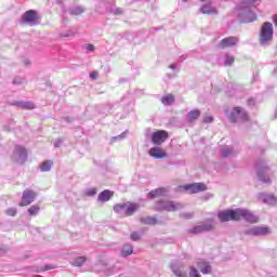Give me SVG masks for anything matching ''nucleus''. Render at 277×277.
<instances>
[{
	"label": "nucleus",
	"instance_id": "obj_1",
	"mask_svg": "<svg viewBox=\"0 0 277 277\" xmlns=\"http://www.w3.org/2000/svg\"><path fill=\"white\" fill-rule=\"evenodd\" d=\"M229 122L237 123V122H248L250 120V116L246 109L236 106L233 108L232 113L228 116Z\"/></svg>",
	"mask_w": 277,
	"mask_h": 277
},
{
	"label": "nucleus",
	"instance_id": "obj_2",
	"mask_svg": "<svg viewBox=\"0 0 277 277\" xmlns=\"http://www.w3.org/2000/svg\"><path fill=\"white\" fill-rule=\"evenodd\" d=\"M274 39V25L269 22H265L262 24V28L260 30V42L261 44H265V42H271Z\"/></svg>",
	"mask_w": 277,
	"mask_h": 277
},
{
	"label": "nucleus",
	"instance_id": "obj_3",
	"mask_svg": "<svg viewBox=\"0 0 277 277\" xmlns=\"http://www.w3.org/2000/svg\"><path fill=\"white\" fill-rule=\"evenodd\" d=\"M137 205L133 202H124V203H117L114 206L115 213H124L127 217L133 215L135 211H137Z\"/></svg>",
	"mask_w": 277,
	"mask_h": 277
},
{
	"label": "nucleus",
	"instance_id": "obj_4",
	"mask_svg": "<svg viewBox=\"0 0 277 277\" xmlns=\"http://www.w3.org/2000/svg\"><path fill=\"white\" fill-rule=\"evenodd\" d=\"M27 149L21 145H16L13 150L12 160L19 166H24L27 162Z\"/></svg>",
	"mask_w": 277,
	"mask_h": 277
},
{
	"label": "nucleus",
	"instance_id": "obj_5",
	"mask_svg": "<svg viewBox=\"0 0 277 277\" xmlns=\"http://www.w3.org/2000/svg\"><path fill=\"white\" fill-rule=\"evenodd\" d=\"M217 217L221 222H239V209L219 212Z\"/></svg>",
	"mask_w": 277,
	"mask_h": 277
},
{
	"label": "nucleus",
	"instance_id": "obj_6",
	"mask_svg": "<svg viewBox=\"0 0 277 277\" xmlns=\"http://www.w3.org/2000/svg\"><path fill=\"white\" fill-rule=\"evenodd\" d=\"M169 133L166 130H158L151 134V142L156 146H161L166 140L169 137Z\"/></svg>",
	"mask_w": 277,
	"mask_h": 277
},
{
	"label": "nucleus",
	"instance_id": "obj_7",
	"mask_svg": "<svg viewBox=\"0 0 277 277\" xmlns=\"http://www.w3.org/2000/svg\"><path fill=\"white\" fill-rule=\"evenodd\" d=\"M158 209L160 211H179V209H183V205L181 203H175L174 201H160L158 203Z\"/></svg>",
	"mask_w": 277,
	"mask_h": 277
},
{
	"label": "nucleus",
	"instance_id": "obj_8",
	"mask_svg": "<svg viewBox=\"0 0 277 277\" xmlns=\"http://www.w3.org/2000/svg\"><path fill=\"white\" fill-rule=\"evenodd\" d=\"M36 193H34V190L30 189H26L23 193L22 196V201L18 203V207H29V205H31V202H34L36 200Z\"/></svg>",
	"mask_w": 277,
	"mask_h": 277
},
{
	"label": "nucleus",
	"instance_id": "obj_9",
	"mask_svg": "<svg viewBox=\"0 0 277 277\" xmlns=\"http://www.w3.org/2000/svg\"><path fill=\"white\" fill-rule=\"evenodd\" d=\"M239 220H246V222H250V224H256L259 222V216L248 210L239 209L238 221Z\"/></svg>",
	"mask_w": 277,
	"mask_h": 277
},
{
	"label": "nucleus",
	"instance_id": "obj_10",
	"mask_svg": "<svg viewBox=\"0 0 277 277\" xmlns=\"http://www.w3.org/2000/svg\"><path fill=\"white\" fill-rule=\"evenodd\" d=\"M213 230V224L211 223H201L190 229H188L189 235H200V233H209Z\"/></svg>",
	"mask_w": 277,
	"mask_h": 277
},
{
	"label": "nucleus",
	"instance_id": "obj_11",
	"mask_svg": "<svg viewBox=\"0 0 277 277\" xmlns=\"http://www.w3.org/2000/svg\"><path fill=\"white\" fill-rule=\"evenodd\" d=\"M182 189H185L188 194H199V192H206L207 185L202 183L186 184L182 186Z\"/></svg>",
	"mask_w": 277,
	"mask_h": 277
},
{
	"label": "nucleus",
	"instance_id": "obj_12",
	"mask_svg": "<svg viewBox=\"0 0 277 277\" xmlns=\"http://www.w3.org/2000/svg\"><path fill=\"white\" fill-rule=\"evenodd\" d=\"M22 21L28 25H36L38 23V13L35 10H29L24 13Z\"/></svg>",
	"mask_w": 277,
	"mask_h": 277
},
{
	"label": "nucleus",
	"instance_id": "obj_13",
	"mask_svg": "<svg viewBox=\"0 0 277 277\" xmlns=\"http://www.w3.org/2000/svg\"><path fill=\"white\" fill-rule=\"evenodd\" d=\"M237 42H239V38L237 37L224 38L219 42V49H230L235 47Z\"/></svg>",
	"mask_w": 277,
	"mask_h": 277
},
{
	"label": "nucleus",
	"instance_id": "obj_14",
	"mask_svg": "<svg viewBox=\"0 0 277 277\" xmlns=\"http://www.w3.org/2000/svg\"><path fill=\"white\" fill-rule=\"evenodd\" d=\"M149 156L154 157V159H167L168 153H166L164 149H161V147H151L149 149Z\"/></svg>",
	"mask_w": 277,
	"mask_h": 277
},
{
	"label": "nucleus",
	"instance_id": "obj_15",
	"mask_svg": "<svg viewBox=\"0 0 277 277\" xmlns=\"http://www.w3.org/2000/svg\"><path fill=\"white\" fill-rule=\"evenodd\" d=\"M272 232L269 230V227H253L247 232V235H269Z\"/></svg>",
	"mask_w": 277,
	"mask_h": 277
},
{
	"label": "nucleus",
	"instance_id": "obj_16",
	"mask_svg": "<svg viewBox=\"0 0 277 277\" xmlns=\"http://www.w3.org/2000/svg\"><path fill=\"white\" fill-rule=\"evenodd\" d=\"M114 198V190L105 189L98 194L97 200L100 202H109Z\"/></svg>",
	"mask_w": 277,
	"mask_h": 277
},
{
	"label": "nucleus",
	"instance_id": "obj_17",
	"mask_svg": "<svg viewBox=\"0 0 277 277\" xmlns=\"http://www.w3.org/2000/svg\"><path fill=\"white\" fill-rule=\"evenodd\" d=\"M201 114L202 113L200 111V109H193L188 111L187 119H186L188 124H194V122H196V120L200 118Z\"/></svg>",
	"mask_w": 277,
	"mask_h": 277
},
{
	"label": "nucleus",
	"instance_id": "obj_18",
	"mask_svg": "<svg viewBox=\"0 0 277 277\" xmlns=\"http://www.w3.org/2000/svg\"><path fill=\"white\" fill-rule=\"evenodd\" d=\"M200 10L203 14H208V15L217 14V9L211 5V3L203 4Z\"/></svg>",
	"mask_w": 277,
	"mask_h": 277
},
{
	"label": "nucleus",
	"instance_id": "obj_19",
	"mask_svg": "<svg viewBox=\"0 0 277 277\" xmlns=\"http://www.w3.org/2000/svg\"><path fill=\"white\" fill-rule=\"evenodd\" d=\"M13 105L22 107V109H35L36 105L31 102H14Z\"/></svg>",
	"mask_w": 277,
	"mask_h": 277
},
{
	"label": "nucleus",
	"instance_id": "obj_20",
	"mask_svg": "<svg viewBox=\"0 0 277 277\" xmlns=\"http://www.w3.org/2000/svg\"><path fill=\"white\" fill-rule=\"evenodd\" d=\"M260 198L266 205H274V202H276V197L274 195L261 194Z\"/></svg>",
	"mask_w": 277,
	"mask_h": 277
},
{
	"label": "nucleus",
	"instance_id": "obj_21",
	"mask_svg": "<svg viewBox=\"0 0 277 277\" xmlns=\"http://www.w3.org/2000/svg\"><path fill=\"white\" fill-rule=\"evenodd\" d=\"M242 23H252L256 18V14L252 11H248L243 14Z\"/></svg>",
	"mask_w": 277,
	"mask_h": 277
},
{
	"label": "nucleus",
	"instance_id": "obj_22",
	"mask_svg": "<svg viewBox=\"0 0 277 277\" xmlns=\"http://www.w3.org/2000/svg\"><path fill=\"white\" fill-rule=\"evenodd\" d=\"M163 194H166V188H157L148 194V198H159V196H163Z\"/></svg>",
	"mask_w": 277,
	"mask_h": 277
},
{
	"label": "nucleus",
	"instance_id": "obj_23",
	"mask_svg": "<svg viewBox=\"0 0 277 277\" xmlns=\"http://www.w3.org/2000/svg\"><path fill=\"white\" fill-rule=\"evenodd\" d=\"M198 266L201 267V274H211V265L208 262H198Z\"/></svg>",
	"mask_w": 277,
	"mask_h": 277
},
{
	"label": "nucleus",
	"instance_id": "obj_24",
	"mask_svg": "<svg viewBox=\"0 0 277 277\" xmlns=\"http://www.w3.org/2000/svg\"><path fill=\"white\" fill-rule=\"evenodd\" d=\"M171 269L176 277H187V273L181 267L172 266Z\"/></svg>",
	"mask_w": 277,
	"mask_h": 277
},
{
	"label": "nucleus",
	"instance_id": "obj_25",
	"mask_svg": "<svg viewBox=\"0 0 277 277\" xmlns=\"http://www.w3.org/2000/svg\"><path fill=\"white\" fill-rule=\"evenodd\" d=\"M53 166V160H45L40 167L41 172H49Z\"/></svg>",
	"mask_w": 277,
	"mask_h": 277
},
{
	"label": "nucleus",
	"instance_id": "obj_26",
	"mask_svg": "<svg viewBox=\"0 0 277 277\" xmlns=\"http://www.w3.org/2000/svg\"><path fill=\"white\" fill-rule=\"evenodd\" d=\"M161 103H163V105H172V103H174V95L168 94L163 96L161 98Z\"/></svg>",
	"mask_w": 277,
	"mask_h": 277
},
{
	"label": "nucleus",
	"instance_id": "obj_27",
	"mask_svg": "<svg viewBox=\"0 0 277 277\" xmlns=\"http://www.w3.org/2000/svg\"><path fill=\"white\" fill-rule=\"evenodd\" d=\"M133 254V247L127 246L121 250V256L127 258L131 256Z\"/></svg>",
	"mask_w": 277,
	"mask_h": 277
},
{
	"label": "nucleus",
	"instance_id": "obj_28",
	"mask_svg": "<svg viewBox=\"0 0 277 277\" xmlns=\"http://www.w3.org/2000/svg\"><path fill=\"white\" fill-rule=\"evenodd\" d=\"M85 261H88V258H85V256H79V258H77V259L74 261L72 265H74V267H81V265H83V263H85Z\"/></svg>",
	"mask_w": 277,
	"mask_h": 277
},
{
	"label": "nucleus",
	"instance_id": "obj_29",
	"mask_svg": "<svg viewBox=\"0 0 277 277\" xmlns=\"http://www.w3.org/2000/svg\"><path fill=\"white\" fill-rule=\"evenodd\" d=\"M258 176H259L260 181H262V183H272V179H269V175H264L263 170H260L258 172Z\"/></svg>",
	"mask_w": 277,
	"mask_h": 277
},
{
	"label": "nucleus",
	"instance_id": "obj_30",
	"mask_svg": "<svg viewBox=\"0 0 277 277\" xmlns=\"http://www.w3.org/2000/svg\"><path fill=\"white\" fill-rule=\"evenodd\" d=\"M28 213L29 215L34 216V215H38V213H40V206L38 205H34L28 209Z\"/></svg>",
	"mask_w": 277,
	"mask_h": 277
},
{
	"label": "nucleus",
	"instance_id": "obj_31",
	"mask_svg": "<svg viewBox=\"0 0 277 277\" xmlns=\"http://www.w3.org/2000/svg\"><path fill=\"white\" fill-rule=\"evenodd\" d=\"M235 64V56L226 55L225 65L226 66H233Z\"/></svg>",
	"mask_w": 277,
	"mask_h": 277
},
{
	"label": "nucleus",
	"instance_id": "obj_32",
	"mask_svg": "<svg viewBox=\"0 0 277 277\" xmlns=\"http://www.w3.org/2000/svg\"><path fill=\"white\" fill-rule=\"evenodd\" d=\"M6 215H9L10 217H15V215L18 213V211L15 208H9L5 211Z\"/></svg>",
	"mask_w": 277,
	"mask_h": 277
},
{
	"label": "nucleus",
	"instance_id": "obj_33",
	"mask_svg": "<svg viewBox=\"0 0 277 277\" xmlns=\"http://www.w3.org/2000/svg\"><path fill=\"white\" fill-rule=\"evenodd\" d=\"M202 122H203V124H211V122H213V117L211 115H206L202 118Z\"/></svg>",
	"mask_w": 277,
	"mask_h": 277
},
{
	"label": "nucleus",
	"instance_id": "obj_34",
	"mask_svg": "<svg viewBox=\"0 0 277 277\" xmlns=\"http://www.w3.org/2000/svg\"><path fill=\"white\" fill-rule=\"evenodd\" d=\"M189 277H200V274L198 273V269H196V267H190Z\"/></svg>",
	"mask_w": 277,
	"mask_h": 277
},
{
	"label": "nucleus",
	"instance_id": "obj_35",
	"mask_svg": "<svg viewBox=\"0 0 277 277\" xmlns=\"http://www.w3.org/2000/svg\"><path fill=\"white\" fill-rule=\"evenodd\" d=\"M233 155V149L226 148L222 150V157H230Z\"/></svg>",
	"mask_w": 277,
	"mask_h": 277
},
{
	"label": "nucleus",
	"instance_id": "obj_36",
	"mask_svg": "<svg viewBox=\"0 0 277 277\" xmlns=\"http://www.w3.org/2000/svg\"><path fill=\"white\" fill-rule=\"evenodd\" d=\"M96 188H91L85 192V196H96Z\"/></svg>",
	"mask_w": 277,
	"mask_h": 277
},
{
	"label": "nucleus",
	"instance_id": "obj_37",
	"mask_svg": "<svg viewBox=\"0 0 277 277\" xmlns=\"http://www.w3.org/2000/svg\"><path fill=\"white\" fill-rule=\"evenodd\" d=\"M142 222H145V224H157V220L153 217H148L146 221L142 220Z\"/></svg>",
	"mask_w": 277,
	"mask_h": 277
},
{
	"label": "nucleus",
	"instance_id": "obj_38",
	"mask_svg": "<svg viewBox=\"0 0 277 277\" xmlns=\"http://www.w3.org/2000/svg\"><path fill=\"white\" fill-rule=\"evenodd\" d=\"M130 237H131V239H132L133 241H137V239H140V234H137V233H132Z\"/></svg>",
	"mask_w": 277,
	"mask_h": 277
},
{
	"label": "nucleus",
	"instance_id": "obj_39",
	"mask_svg": "<svg viewBox=\"0 0 277 277\" xmlns=\"http://www.w3.org/2000/svg\"><path fill=\"white\" fill-rule=\"evenodd\" d=\"M91 79H98V71H92L90 74Z\"/></svg>",
	"mask_w": 277,
	"mask_h": 277
},
{
	"label": "nucleus",
	"instance_id": "obj_40",
	"mask_svg": "<svg viewBox=\"0 0 277 277\" xmlns=\"http://www.w3.org/2000/svg\"><path fill=\"white\" fill-rule=\"evenodd\" d=\"M56 266H50V265H45L43 267V272H49V269H55Z\"/></svg>",
	"mask_w": 277,
	"mask_h": 277
},
{
	"label": "nucleus",
	"instance_id": "obj_41",
	"mask_svg": "<svg viewBox=\"0 0 277 277\" xmlns=\"http://www.w3.org/2000/svg\"><path fill=\"white\" fill-rule=\"evenodd\" d=\"M82 13H83V10H81V9H76L74 11V14H82Z\"/></svg>",
	"mask_w": 277,
	"mask_h": 277
},
{
	"label": "nucleus",
	"instance_id": "obj_42",
	"mask_svg": "<svg viewBox=\"0 0 277 277\" xmlns=\"http://www.w3.org/2000/svg\"><path fill=\"white\" fill-rule=\"evenodd\" d=\"M87 49H88V51H94V45L93 44H88Z\"/></svg>",
	"mask_w": 277,
	"mask_h": 277
},
{
	"label": "nucleus",
	"instance_id": "obj_43",
	"mask_svg": "<svg viewBox=\"0 0 277 277\" xmlns=\"http://www.w3.org/2000/svg\"><path fill=\"white\" fill-rule=\"evenodd\" d=\"M194 215L193 214H184V217L186 219V220H190V217H193Z\"/></svg>",
	"mask_w": 277,
	"mask_h": 277
},
{
	"label": "nucleus",
	"instance_id": "obj_44",
	"mask_svg": "<svg viewBox=\"0 0 277 277\" xmlns=\"http://www.w3.org/2000/svg\"><path fill=\"white\" fill-rule=\"evenodd\" d=\"M275 27H277V15L274 17Z\"/></svg>",
	"mask_w": 277,
	"mask_h": 277
},
{
	"label": "nucleus",
	"instance_id": "obj_45",
	"mask_svg": "<svg viewBox=\"0 0 277 277\" xmlns=\"http://www.w3.org/2000/svg\"><path fill=\"white\" fill-rule=\"evenodd\" d=\"M13 83H14V84H16V83H23V80H19V81L13 80Z\"/></svg>",
	"mask_w": 277,
	"mask_h": 277
},
{
	"label": "nucleus",
	"instance_id": "obj_46",
	"mask_svg": "<svg viewBox=\"0 0 277 277\" xmlns=\"http://www.w3.org/2000/svg\"><path fill=\"white\" fill-rule=\"evenodd\" d=\"M0 252H3V249L0 248Z\"/></svg>",
	"mask_w": 277,
	"mask_h": 277
},
{
	"label": "nucleus",
	"instance_id": "obj_47",
	"mask_svg": "<svg viewBox=\"0 0 277 277\" xmlns=\"http://www.w3.org/2000/svg\"><path fill=\"white\" fill-rule=\"evenodd\" d=\"M182 1H187V0H182Z\"/></svg>",
	"mask_w": 277,
	"mask_h": 277
}]
</instances>
